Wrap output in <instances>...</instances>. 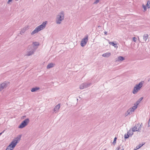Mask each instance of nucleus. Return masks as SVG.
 Returning a JSON list of instances; mask_svg holds the SVG:
<instances>
[{"mask_svg":"<svg viewBox=\"0 0 150 150\" xmlns=\"http://www.w3.org/2000/svg\"><path fill=\"white\" fill-rule=\"evenodd\" d=\"M47 22V21L43 22L42 24L37 27L31 33V35H33L35 34L40 31V30L44 29L46 26Z\"/></svg>","mask_w":150,"mask_h":150,"instance_id":"1","label":"nucleus"},{"mask_svg":"<svg viewBox=\"0 0 150 150\" xmlns=\"http://www.w3.org/2000/svg\"><path fill=\"white\" fill-rule=\"evenodd\" d=\"M64 13L63 11H61L57 15L56 18V23L57 24H60L64 19Z\"/></svg>","mask_w":150,"mask_h":150,"instance_id":"2","label":"nucleus"},{"mask_svg":"<svg viewBox=\"0 0 150 150\" xmlns=\"http://www.w3.org/2000/svg\"><path fill=\"white\" fill-rule=\"evenodd\" d=\"M144 83V81H141L138 84H136L134 88V89L132 91L133 93L134 94L137 93L142 87Z\"/></svg>","mask_w":150,"mask_h":150,"instance_id":"3","label":"nucleus"},{"mask_svg":"<svg viewBox=\"0 0 150 150\" xmlns=\"http://www.w3.org/2000/svg\"><path fill=\"white\" fill-rule=\"evenodd\" d=\"M30 122L28 118H27L23 121L19 126L18 128H23L27 125Z\"/></svg>","mask_w":150,"mask_h":150,"instance_id":"4","label":"nucleus"},{"mask_svg":"<svg viewBox=\"0 0 150 150\" xmlns=\"http://www.w3.org/2000/svg\"><path fill=\"white\" fill-rule=\"evenodd\" d=\"M91 85V83H84L80 86L79 88L81 89H83L89 87Z\"/></svg>","mask_w":150,"mask_h":150,"instance_id":"5","label":"nucleus"},{"mask_svg":"<svg viewBox=\"0 0 150 150\" xmlns=\"http://www.w3.org/2000/svg\"><path fill=\"white\" fill-rule=\"evenodd\" d=\"M88 38H83L81 40V45L82 47H84L88 41Z\"/></svg>","mask_w":150,"mask_h":150,"instance_id":"6","label":"nucleus"},{"mask_svg":"<svg viewBox=\"0 0 150 150\" xmlns=\"http://www.w3.org/2000/svg\"><path fill=\"white\" fill-rule=\"evenodd\" d=\"M143 40H140L139 38H133V40L135 42H136L138 40L139 42L144 43L146 42L147 39L148 38H143Z\"/></svg>","mask_w":150,"mask_h":150,"instance_id":"7","label":"nucleus"},{"mask_svg":"<svg viewBox=\"0 0 150 150\" xmlns=\"http://www.w3.org/2000/svg\"><path fill=\"white\" fill-rule=\"evenodd\" d=\"M7 86V84L5 83H2L0 85V92Z\"/></svg>","mask_w":150,"mask_h":150,"instance_id":"8","label":"nucleus"},{"mask_svg":"<svg viewBox=\"0 0 150 150\" xmlns=\"http://www.w3.org/2000/svg\"><path fill=\"white\" fill-rule=\"evenodd\" d=\"M125 60L124 57L122 56H119L115 59V61L116 62H118L120 61H122Z\"/></svg>","mask_w":150,"mask_h":150,"instance_id":"9","label":"nucleus"},{"mask_svg":"<svg viewBox=\"0 0 150 150\" xmlns=\"http://www.w3.org/2000/svg\"><path fill=\"white\" fill-rule=\"evenodd\" d=\"M17 142H15L13 140V141L9 145V146H10L13 149L17 144Z\"/></svg>","mask_w":150,"mask_h":150,"instance_id":"10","label":"nucleus"},{"mask_svg":"<svg viewBox=\"0 0 150 150\" xmlns=\"http://www.w3.org/2000/svg\"><path fill=\"white\" fill-rule=\"evenodd\" d=\"M60 108V105L59 104L57 105H56L54 109V112L55 113H56L57 112L59 109Z\"/></svg>","mask_w":150,"mask_h":150,"instance_id":"11","label":"nucleus"},{"mask_svg":"<svg viewBox=\"0 0 150 150\" xmlns=\"http://www.w3.org/2000/svg\"><path fill=\"white\" fill-rule=\"evenodd\" d=\"M21 135H20L17 136V137L15 138L13 140L15 142H17V144L18 143V142H19L21 139Z\"/></svg>","mask_w":150,"mask_h":150,"instance_id":"12","label":"nucleus"},{"mask_svg":"<svg viewBox=\"0 0 150 150\" xmlns=\"http://www.w3.org/2000/svg\"><path fill=\"white\" fill-rule=\"evenodd\" d=\"M28 29V26H26L24 27L23 29H22L21 30V31L20 34L22 35L23 33L26 30H27Z\"/></svg>","mask_w":150,"mask_h":150,"instance_id":"13","label":"nucleus"},{"mask_svg":"<svg viewBox=\"0 0 150 150\" xmlns=\"http://www.w3.org/2000/svg\"><path fill=\"white\" fill-rule=\"evenodd\" d=\"M130 130L129 131H128V132H127V134H125L124 136V137H125V139H127L128 138L129 136V135L131 136L133 134V133L132 132V133L131 134H130V133H129V132H130Z\"/></svg>","mask_w":150,"mask_h":150,"instance_id":"14","label":"nucleus"},{"mask_svg":"<svg viewBox=\"0 0 150 150\" xmlns=\"http://www.w3.org/2000/svg\"><path fill=\"white\" fill-rule=\"evenodd\" d=\"M111 55V53L110 52H107L103 54L102 56L104 57H109Z\"/></svg>","mask_w":150,"mask_h":150,"instance_id":"15","label":"nucleus"},{"mask_svg":"<svg viewBox=\"0 0 150 150\" xmlns=\"http://www.w3.org/2000/svg\"><path fill=\"white\" fill-rule=\"evenodd\" d=\"M137 127H138L137 129V131H140L141 130L142 127V123L140 125L139 123H138L137 124Z\"/></svg>","mask_w":150,"mask_h":150,"instance_id":"16","label":"nucleus"},{"mask_svg":"<svg viewBox=\"0 0 150 150\" xmlns=\"http://www.w3.org/2000/svg\"><path fill=\"white\" fill-rule=\"evenodd\" d=\"M33 44L34 46V47H35V49L37 48L38 46L39 45V43L36 42H33Z\"/></svg>","mask_w":150,"mask_h":150,"instance_id":"17","label":"nucleus"},{"mask_svg":"<svg viewBox=\"0 0 150 150\" xmlns=\"http://www.w3.org/2000/svg\"><path fill=\"white\" fill-rule=\"evenodd\" d=\"M54 64L52 63H50L48 64V65H47V69H49L50 68H52L54 66Z\"/></svg>","mask_w":150,"mask_h":150,"instance_id":"18","label":"nucleus"},{"mask_svg":"<svg viewBox=\"0 0 150 150\" xmlns=\"http://www.w3.org/2000/svg\"><path fill=\"white\" fill-rule=\"evenodd\" d=\"M34 51L35 50L34 49H32L31 50L28 52L27 55L29 56L33 54L34 52Z\"/></svg>","mask_w":150,"mask_h":150,"instance_id":"19","label":"nucleus"},{"mask_svg":"<svg viewBox=\"0 0 150 150\" xmlns=\"http://www.w3.org/2000/svg\"><path fill=\"white\" fill-rule=\"evenodd\" d=\"M39 89L40 88L39 87H35L31 89V91L32 92H34L36 91Z\"/></svg>","mask_w":150,"mask_h":150,"instance_id":"20","label":"nucleus"},{"mask_svg":"<svg viewBox=\"0 0 150 150\" xmlns=\"http://www.w3.org/2000/svg\"><path fill=\"white\" fill-rule=\"evenodd\" d=\"M143 97H141V98H140L139 99H138V100L137 101L136 103V105H138L139 104V103H140V102L142 100V99H143Z\"/></svg>","mask_w":150,"mask_h":150,"instance_id":"21","label":"nucleus"},{"mask_svg":"<svg viewBox=\"0 0 150 150\" xmlns=\"http://www.w3.org/2000/svg\"><path fill=\"white\" fill-rule=\"evenodd\" d=\"M137 126H134L133 127H132V132H135L137 131Z\"/></svg>","mask_w":150,"mask_h":150,"instance_id":"22","label":"nucleus"},{"mask_svg":"<svg viewBox=\"0 0 150 150\" xmlns=\"http://www.w3.org/2000/svg\"><path fill=\"white\" fill-rule=\"evenodd\" d=\"M146 6L148 8H150V1H148L146 5Z\"/></svg>","mask_w":150,"mask_h":150,"instance_id":"23","label":"nucleus"},{"mask_svg":"<svg viewBox=\"0 0 150 150\" xmlns=\"http://www.w3.org/2000/svg\"><path fill=\"white\" fill-rule=\"evenodd\" d=\"M109 43L110 45H112L113 46H114L115 47H116V46L117 47V46L116 44H115L114 43V42H109Z\"/></svg>","mask_w":150,"mask_h":150,"instance_id":"24","label":"nucleus"},{"mask_svg":"<svg viewBox=\"0 0 150 150\" xmlns=\"http://www.w3.org/2000/svg\"><path fill=\"white\" fill-rule=\"evenodd\" d=\"M144 144V143L142 144H139L138 146H137V147H136L137 149H138L140 148Z\"/></svg>","mask_w":150,"mask_h":150,"instance_id":"25","label":"nucleus"},{"mask_svg":"<svg viewBox=\"0 0 150 150\" xmlns=\"http://www.w3.org/2000/svg\"><path fill=\"white\" fill-rule=\"evenodd\" d=\"M13 149L8 146L5 150H12Z\"/></svg>","mask_w":150,"mask_h":150,"instance_id":"26","label":"nucleus"},{"mask_svg":"<svg viewBox=\"0 0 150 150\" xmlns=\"http://www.w3.org/2000/svg\"><path fill=\"white\" fill-rule=\"evenodd\" d=\"M134 106H133L132 107V108L135 110L136 109H137V105H136V104H134Z\"/></svg>","mask_w":150,"mask_h":150,"instance_id":"27","label":"nucleus"},{"mask_svg":"<svg viewBox=\"0 0 150 150\" xmlns=\"http://www.w3.org/2000/svg\"><path fill=\"white\" fill-rule=\"evenodd\" d=\"M143 10L144 11H145L146 10V6L144 5V4L143 5Z\"/></svg>","mask_w":150,"mask_h":150,"instance_id":"28","label":"nucleus"},{"mask_svg":"<svg viewBox=\"0 0 150 150\" xmlns=\"http://www.w3.org/2000/svg\"><path fill=\"white\" fill-rule=\"evenodd\" d=\"M127 112L128 114L129 115H131L132 114L129 109L128 110Z\"/></svg>","mask_w":150,"mask_h":150,"instance_id":"29","label":"nucleus"},{"mask_svg":"<svg viewBox=\"0 0 150 150\" xmlns=\"http://www.w3.org/2000/svg\"><path fill=\"white\" fill-rule=\"evenodd\" d=\"M100 0H96L94 3V4H97L98 3L99 1Z\"/></svg>","mask_w":150,"mask_h":150,"instance_id":"30","label":"nucleus"},{"mask_svg":"<svg viewBox=\"0 0 150 150\" xmlns=\"http://www.w3.org/2000/svg\"><path fill=\"white\" fill-rule=\"evenodd\" d=\"M148 35L147 34H146L144 35V38H148Z\"/></svg>","mask_w":150,"mask_h":150,"instance_id":"31","label":"nucleus"},{"mask_svg":"<svg viewBox=\"0 0 150 150\" xmlns=\"http://www.w3.org/2000/svg\"><path fill=\"white\" fill-rule=\"evenodd\" d=\"M117 139V138L116 137L114 138V141L113 142V143H116V140Z\"/></svg>","mask_w":150,"mask_h":150,"instance_id":"32","label":"nucleus"},{"mask_svg":"<svg viewBox=\"0 0 150 150\" xmlns=\"http://www.w3.org/2000/svg\"><path fill=\"white\" fill-rule=\"evenodd\" d=\"M12 0H8L7 3V4H9L10 2H11L12 1Z\"/></svg>","mask_w":150,"mask_h":150,"instance_id":"33","label":"nucleus"},{"mask_svg":"<svg viewBox=\"0 0 150 150\" xmlns=\"http://www.w3.org/2000/svg\"><path fill=\"white\" fill-rule=\"evenodd\" d=\"M148 127H150V119H149V122H148Z\"/></svg>","mask_w":150,"mask_h":150,"instance_id":"34","label":"nucleus"},{"mask_svg":"<svg viewBox=\"0 0 150 150\" xmlns=\"http://www.w3.org/2000/svg\"><path fill=\"white\" fill-rule=\"evenodd\" d=\"M129 110L130 111V112H131V113H132V112H134L133 111H132V109L131 108H129Z\"/></svg>","mask_w":150,"mask_h":150,"instance_id":"35","label":"nucleus"},{"mask_svg":"<svg viewBox=\"0 0 150 150\" xmlns=\"http://www.w3.org/2000/svg\"><path fill=\"white\" fill-rule=\"evenodd\" d=\"M128 115H129V114H128V113L127 112H126L125 113V116H127Z\"/></svg>","mask_w":150,"mask_h":150,"instance_id":"36","label":"nucleus"},{"mask_svg":"<svg viewBox=\"0 0 150 150\" xmlns=\"http://www.w3.org/2000/svg\"><path fill=\"white\" fill-rule=\"evenodd\" d=\"M104 33L105 35H107V32L105 31V32H104Z\"/></svg>","mask_w":150,"mask_h":150,"instance_id":"37","label":"nucleus"},{"mask_svg":"<svg viewBox=\"0 0 150 150\" xmlns=\"http://www.w3.org/2000/svg\"><path fill=\"white\" fill-rule=\"evenodd\" d=\"M4 130L2 132L0 133V135H1L3 133H4Z\"/></svg>","mask_w":150,"mask_h":150,"instance_id":"38","label":"nucleus"},{"mask_svg":"<svg viewBox=\"0 0 150 150\" xmlns=\"http://www.w3.org/2000/svg\"><path fill=\"white\" fill-rule=\"evenodd\" d=\"M132 109V111H134L135 110H134V109L132 108H132H131Z\"/></svg>","mask_w":150,"mask_h":150,"instance_id":"39","label":"nucleus"},{"mask_svg":"<svg viewBox=\"0 0 150 150\" xmlns=\"http://www.w3.org/2000/svg\"><path fill=\"white\" fill-rule=\"evenodd\" d=\"M103 150H107V149H105Z\"/></svg>","mask_w":150,"mask_h":150,"instance_id":"40","label":"nucleus"},{"mask_svg":"<svg viewBox=\"0 0 150 150\" xmlns=\"http://www.w3.org/2000/svg\"><path fill=\"white\" fill-rule=\"evenodd\" d=\"M121 150H124V149H122Z\"/></svg>","mask_w":150,"mask_h":150,"instance_id":"41","label":"nucleus"},{"mask_svg":"<svg viewBox=\"0 0 150 150\" xmlns=\"http://www.w3.org/2000/svg\"><path fill=\"white\" fill-rule=\"evenodd\" d=\"M29 48V47H28Z\"/></svg>","mask_w":150,"mask_h":150,"instance_id":"42","label":"nucleus"}]
</instances>
